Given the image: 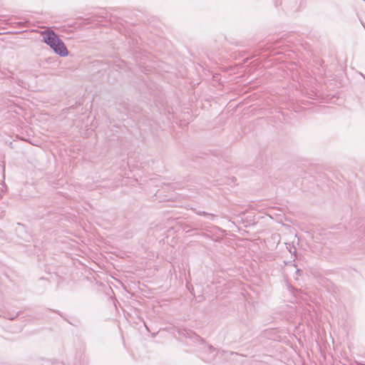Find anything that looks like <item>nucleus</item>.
Returning a JSON list of instances; mask_svg holds the SVG:
<instances>
[{
  "label": "nucleus",
  "mask_w": 365,
  "mask_h": 365,
  "mask_svg": "<svg viewBox=\"0 0 365 365\" xmlns=\"http://www.w3.org/2000/svg\"><path fill=\"white\" fill-rule=\"evenodd\" d=\"M200 357L207 363L219 365L225 363L227 359L237 360V358L241 357V356L234 352L216 350L212 346L209 344H202Z\"/></svg>",
  "instance_id": "1"
},
{
  "label": "nucleus",
  "mask_w": 365,
  "mask_h": 365,
  "mask_svg": "<svg viewBox=\"0 0 365 365\" xmlns=\"http://www.w3.org/2000/svg\"><path fill=\"white\" fill-rule=\"evenodd\" d=\"M41 35L43 41L49 46L55 53L61 57L68 56V51L65 43L53 30L47 29L42 31Z\"/></svg>",
  "instance_id": "2"
},
{
  "label": "nucleus",
  "mask_w": 365,
  "mask_h": 365,
  "mask_svg": "<svg viewBox=\"0 0 365 365\" xmlns=\"http://www.w3.org/2000/svg\"><path fill=\"white\" fill-rule=\"evenodd\" d=\"M322 284L327 289L328 292L332 294H336L339 291L337 287L335 286L331 281L324 279L323 282H322Z\"/></svg>",
  "instance_id": "3"
},
{
  "label": "nucleus",
  "mask_w": 365,
  "mask_h": 365,
  "mask_svg": "<svg viewBox=\"0 0 365 365\" xmlns=\"http://www.w3.org/2000/svg\"><path fill=\"white\" fill-rule=\"evenodd\" d=\"M195 213L197 215H204L208 217L211 220H214L216 217V216L213 214L208 213L204 211H195Z\"/></svg>",
  "instance_id": "4"
},
{
  "label": "nucleus",
  "mask_w": 365,
  "mask_h": 365,
  "mask_svg": "<svg viewBox=\"0 0 365 365\" xmlns=\"http://www.w3.org/2000/svg\"><path fill=\"white\" fill-rule=\"evenodd\" d=\"M19 314V312L16 313V315H11L10 314H9L7 316H4V317L10 319V320H14L15 318H16Z\"/></svg>",
  "instance_id": "5"
},
{
  "label": "nucleus",
  "mask_w": 365,
  "mask_h": 365,
  "mask_svg": "<svg viewBox=\"0 0 365 365\" xmlns=\"http://www.w3.org/2000/svg\"><path fill=\"white\" fill-rule=\"evenodd\" d=\"M289 252H290L291 254H292V253H293V254L296 255L297 250H296V248H295L294 247H290V248H289Z\"/></svg>",
  "instance_id": "6"
},
{
  "label": "nucleus",
  "mask_w": 365,
  "mask_h": 365,
  "mask_svg": "<svg viewBox=\"0 0 365 365\" xmlns=\"http://www.w3.org/2000/svg\"><path fill=\"white\" fill-rule=\"evenodd\" d=\"M354 364L356 365H365V363L362 362V361H354Z\"/></svg>",
  "instance_id": "7"
},
{
  "label": "nucleus",
  "mask_w": 365,
  "mask_h": 365,
  "mask_svg": "<svg viewBox=\"0 0 365 365\" xmlns=\"http://www.w3.org/2000/svg\"><path fill=\"white\" fill-rule=\"evenodd\" d=\"M299 272H300V270H299V269H297V274H299Z\"/></svg>",
  "instance_id": "8"
}]
</instances>
